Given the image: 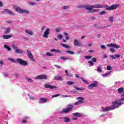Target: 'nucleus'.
<instances>
[{"mask_svg":"<svg viewBox=\"0 0 124 124\" xmlns=\"http://www.w3.org/2000/svg\"><path fill=\"white\" fill-rule=\"evenodd\" d=\"M26 80H27V81H28V82H31V83H32V82H33L32 79H31L29 78H26Z\"/></svg>","mask_w":124,"mask_h":124,"instance_id":"nucleus-36","label":"nucleus"},{"mask_svg":"<svg viewBox=\"0 0 124 124\" xmlns=\"http://www.w3.org/2000/svg\"><path fill=\"white\" fill-rule=\"evenodd\" d=\"M55 31L56 32H60V31H61V29L60 28H56L55 29Z\"/></svg>","mask_w":124,"mask_h":124,"instance_id":"nucleus-50","label":"nucleus"},{"mask_svg":"<svg viewBox=\"0 0 124 124\" xmlns=\"http://www.w3.org/2000/svg\"><path fill=\"white\" fill-rule=\"evenodd\" d=\"M68 7L66 6H64L62 7V9H63L64 10H65V9H67Z\"/></svg>","mask_w":124,"mask_h":124,"instance_id":"nucleus-54","label":"nucleus"},{"mask_svg":"<svg viewBox=\"0 0 124 124\" xmlns=\"http://www.w3.org/2000/svg\"><path fill=\"white\" fill-rule=\"evenodd\" d=\"M66 54H69V55H74V54H75L74 51L71 50H66Z\"/></svg>","mask_w":124,"mask_h":124,"instance_id":"nucleus-22","label":"nucleus"},{"mask_svg":"<svg viewBox=\"0 0 124 124\" xmlns=\"http://www.w3.org/2000/svg\"><path fill=\"white\" fill-rule=\"evenodd\" d=\"M67 84L69 86H71V85H73L74 84V82H73V81H67Z\"/></svg>","mask_w":124,"mask_h":124,"instance_id":"nucleus-33","label":"nucleus"},{"mask_svg":"<svg viewBox=\"0 0 124 124\" xmlns=\"http://www.w3.org/2000/svg\"><path fill=\"white\" fill-rule=\"evenodd\" d=\"M44 29H45V26H44L42 27L41 31H44Z\"/></svg>","mask_w":124,"mask_h":124,"instance_id":"nucleus-64","label":"nucleus"},{"mask_svg":"<svg viewBox=\"0 0 124 124\" xmlns=\"http://www.w3.org/2000/svg\"><path fill=\"white\" fill-rule=\"evenodd\" d=\"M91 19H92V20H95V17H94V16H92V17H91Z\"/></svg>","mask_w":124,"mask_h":124,"instance_id":"nucleus-62","label":"nucleus"},{"mask_svg":"<svg viewBox=\"0 0 124 124\" xmlns=\"http://www.w3.org/2000/svg\"><path fill=\"white\" fill-rule=\"evenodd\" d=\"M64 35H65V39L68 40L69 39V37H68V34L67 33H64Z\"/></svg>","mask_w":124,"mask_h":124,"instance_id":"nucleus-37","label":"nucleus"},{"mask_svg":"<svg viewBox=\"0 0 124 124\" xmlns=\"http://www.w3.org/2000/svg\"><path fill=\"white\" fill-rule=\"evenodd\" d=\"M48 100V98H40L39 101V103H45Z\"/></svg>","mask_w":124,"mask_h":124,"instance_id":"nucleus-14","label":"nucleus"},{"mask_svg":"<svg viewBox=\"0 0 124 124\" xmlns=\"http://www.w3.org/2000/svg\"><path fill=\"white\" fill-rule=\"evenodd\" d=\"M80 78H81V80H82L83 82H84V83H85V84H89V82H88V81H87V80H86L84 78H83V77H81Z\"/></svg>","mask_w":124,"mask_h":124,"instance_id":"nucleus-42","label":"nucleus"},{"mask_svg":"<svg viewBox=\"0 0 124 124\" xmlns=\"http://www.w3.org/2000/svg\"><path fill=\"white\" fill-rule=\"evenodd\" d=\"M88 63H89V65L90 66H93V62H92V61H89L88 62Z\"/></svg>","mask_w":124,"mask_h":124,"instance_id":"nucleus-31","label":"nucleus"},{"mask_svg":"<svg viewBox=\"0 0 124 124\" xmlns=\"http://www.w3.org/2000/svg\"><path fill=\"white\" fill-rule=\"evenodd\" d=\"M16 62L19 63V64H21V65H28V62L27 61H25L23 60V59L18 58L16 59Z\"/></svg>","mask_w":124,"mask_h":124,"instance_id":"nucleus-7","label":"nucleus"},{"mask_svg":"<svg viewBox=\"0 0 124 124\" xmlns=\"http://www.w3.org/2000/svg\"><path fill=\"white\" fill-rule=\"evenodd\" d=\"M124 102H119V101H115L112 102V104L113 106H108L105 108H103V112H108V111H111L112 110H115V109L117 108H119L120 106L123 104Z\"/></svg>","mask_w":124,"mask_h":124,"instance_id":"nucleus-2","label":"nucleus"},{"mask_svg":"<svg viewBox=\"0 0 124 124\" xmlns=\"http://www.w3.org/2000/svg\"><path fill=\"white\" fill-rule=\"evenodd\" d=\"M11 31V29H10V28H7L4 31V33L5 34H7L9 33V32Z\"/></svg>","mask_w":124,"mask_h":124,"instance_id":"nucleus-20","label":"nucleus"},{"mask_svg":"<svg viewBox=\"0 0 124 124\" xmlns=\"http://www.w3.org/2000/svg\"><path fill=\"white\" fill-rule=\"evenodd\" d=\"M107 70H112V67L108 65L107 67Z\"/></svg>","mask_w":124,"mask_h":124,"instance_id":"nucleus-45","label":"nucleus"},{"mask_svg":"<svg viewBox=\"0 0 124 124\" xmlns=\"http://www.w3.org/2000/svg\"><path fill=\"white\" fill-rule=\"evenodd\" d=\"M117 101H118V103H120L119 101H124V98H121L117 100Z\"/></svg>","mask_w":124,"mask_h":124,"instance_id":"nucleus-51","label":"nucleus"},{"mask_svg":"<svg viewBox=\"0 0 124 124\" xmlns=\"http://www.w3.org/2000/svg\"><path fill=\"white\" fill-rule=\"evenodd\" d=\"M4 11L5 12H7V13H8V14H11L12 15V14H13V12H12V11L11 10H9L8 9H4Z\"/></svg>","mask_w":124,"mask_h":124,"instance_id":"nucleus-23","label":"nucleus"},{"mask_svg":"<svg viewBox=\"0 0 124 124\" xmlns=\"http://www.w3.org/2000/svg\"><path fill=\"white\" fill-rule=\"evenodd\" d=\"M72 115L73 116H75V117H81L82 116L81 113L79 112L73 113Z\"/></svg>","mask_w":124,"mask_h":124,"instance_id":"nucleus-19","label":"nucleus"},{"mask_svg":"<svg viewBox=\"0 0 124 124\" xmlns=\"http://www.w3.org/2000/svg\"><path fill=\"white\" fill-rule=\"evenodd\" d=\"M12 37V35H3V39H9L11 38Z\"/></svg>","mask_w":124,"mask_h":124,"instance_id":"nucleus-18","label":"nucleus"},{"mask_svg":"<svg viewBox=\"0 0 124 124\" xmlns=\"http://www.w3.org/2000/svg\"><path fill=\"white\" fill-rule=\"evenodd\" d=\"M57 38L60 39V40H62V34H59L58 36H57Z\"/></svg>","mask_w":124,"mask_h":124,"instance_id":"nucleus-44","label":"nucleus"},{"mask_svg":"<svg viewBox=\"0 0 124 124\" xmlns=\"http://www.w3.org/2000/svg\"><path fill=\"white\" fill-rule=\"evenodd\" d=\"M97 72L101 73L102 72V70L101 69V68H100V67L98 66L97 67Z\"/></svg>","mask_w":124,"mask_h":124,"instance_id":"nucleus-32","label":"nucleus"},{"mask_svg":"<svg viewBox=\"0 0 124 124\" xmlns=\"http://www.w3.org/2000/svg\"><path fill=\"white\" fill-rule=\"evenodd\" d=\"M44 87L45 89H50L51 90H52V89H57V86L51 85L49 84H45Z\"/></svg>","mask_w":124,"mask_h":124,"instance_id":"nucleus-10","label":"nucleus"},{"mask_svg":"<svg viewBox=\"0 0 124 124\" xmlns=\"http://www.w3.org/2000/svg\"><path fill=\"white\" fill-rule=\"evenodd\" d=\"M50 52H56V49H51L50 50Z\"/></svg>","mask_w":124,"mask_h":124,"instance_id":"nucleus-60","label":"nucleus"},{"mask_svg":"<svg viewBox=\"0 0 124 124\" xmlns=\"http://www.w3.org/2000/svg\"><path fill=\"white\" fill-rule=\"evenodd\" d=\"M74 45L75 46H78V47H81L82 46V44H81V43L77 39H75L74 40Z\"/></svg>","mask_w":124,"mask_h":124,"instance_id":"nucleus-13","label":"nucleus"},{"mask_svg":"<svg viewBox=\"0 0 124 124\" xmlns=\"http://www.w3.org/2000/svg\"><path fill=\"white\" fill-rule=\"evenodd\" d=\"M64 122L65 123H69L70 122V119L68 117H64Z\"/></svg>","mask_w":124,"mask_h":124,"instance_id":"nucleus-24","label":"nucleus"},{"mask_svg":"<svg viewBox=\"0 0 124 124\" xmlns=\"http://www.w3.org/2000/svg\"><path fill=\"white\" fill-rule=\"evenodd\" d=\"M54 79L55 80H57L58 81H62V77L59 76V77H54Z\"/></svg>","mask_w":124,"mask_h":124,"instance_id":"nucleus-21","label":"nucleus"},{"mask_svg":"<svg viewBox=\"0 0 124 124\" xmlns=\"http://www.w3.org/2000/svg\"><path fill=\"white\" fill-rule=\"evenodd\" d=\"M124 88L121 87L118 89V93H124Z\"/></svg>","mask_w":124,"mask_h":124,"instance_id":"nucleus-25","label":"nucleus"},{"mask_svg":"<svg viewBox=\"0 0 124 124\" xmlns=\"http://www.w3.org/2000/svg\"><path fill=\"white\" fill-rule=\"evenodd\" d=\"M100 48L101 49H104L105 50H106L107 48H106V46H105V45H102L100 46Z\"/></svg>","mask_w":124,"mask_h":124,"instance_id":"nucleus-43","label":"nucleus"},{"mask_svg":"<svg viewBox=\"0 0 124 124\" xmlns=\"http://www.w3.org/2000/svg\"><path fill=\"white\" fill-rule=\"evenodd\" d=\"M4 76L5 77H7V74L6 73H4Z\"/></svg>","mask_w":124,"mask_h":124,"instance_id":"nucleus-61","label":"nucleus"},{"mask_svg":"<svg viewBox=\"0 0 124 124\" xmlns=\"http://www.w3.org/2000/svg\"><path fill=\"white\" fill-rule=\"evenodd\" d=\"M61 46H62V47H64V48H66V49H68V48H70V46L64 44H60Z\"/></svg>","mask_w":124,"mask_h":124,"instance_id":"nucleus-27","label":"nucleus"},{"mask_svg":"<svg viewBox=\"0 0 124 124\" xmlns=\"http://www.w3.org/2000/svg\"><path fill=\"white\" fill-rule=\"evenodd\" d=\"M12 46L13 49L15 50V52L16 54H24V51H23L22 49H18V47L15 46V45L13 44Z\"/></svg>","mask_w":124,"mask_h":124,"instance_id":"nucleus-6","label":"nucleus"},{"mask_svg":"<svg viewBox=\"0 0 124 124\" xmlns=\"http://www.w3.org/2000/svg\"><path fill=\"white\" fill-rule=\"evenodd\" d=\"M27 52L30 60H31V61H32V62H34L35 60L33 58V56H32V53H31V51L29 49H27Z\"/></svg>","mask_w":124,"mask_h":124,"instance_id":"nucleus-8","label":"nucleus"},{"mask_svg":"<svg viewBox=\"0 0 124 124\" xmlns=\"http://www.w3.org/2000/svg\"><path fill=\"white\" fill-rule=\"evenodd\" d=\"M100 15H104V14H106V11H103L99 13Z\"/></svg>","mask_w":124,"mask_h":124,"instance_id":"nucleus-38","label":"nucleus"},{"mask_svg":"<svg viewBox=\"0 0 124 124\" xmlns=\"http://www.w3.org/2000/svg\"><path fill=\"white\" fill-rule=\"evenodd\" d=\"M36 79H38L40 80H47V77L46 75H38L36 77Z\"/></svg>","mask_w":124,"mask_h":124,"instance_id":"nucleus-9","label":"nucleus"},{"mask_svg":"<svg viewBox=\"0 0 124 124\" xmlns=\"http://www.w3.org/2000/svg\"><path fill=\"white\" fill-rule=\"evenodd\" d=\"M58 96H60V94L53 95L52 96V98H54V97H58Z\"/></svg>","mask_w":124,"mask_h":124,"instance_id":"nucleus-47","label":"nucleus"},{"mask_svg":"<svg viewBox=\"0 0 124 124\" xmlns=\"http://www.w3.org/2000/svg\"><path fill=\"white\" fill-rule=\"evenodd\" d=\"M55 67H57V68H61V66H58V65H55Z\"/></svg>","mask_w":124,"mask_h":124,"instance_id":"nucleus-59","label":"nucleus"},{"mask_svg":"<svg viewBox=\"0 0 124 124\" xmlns=\"http://www.w3.org/2000/svg\"><path fill=\"white\" fill-rule=\"evenodd\" d=\"M60 59H61V60H63V61H67L68 60H70V58H68L67 57H64L63 56H61L60 57Z\"/></svg>","mask_w":124,"mask_h":124,"instance_id":"nucleus-26","label":"nucleus"},{"mask_svg":"<svg viewBox=\"0 0 124 124\" xmlns=\"http://www.w3.org/2000/svg\"><path fill=\"white\" fill-rule=\"evenodd\" d=\"M91 6V8H105L106 10L111 11L112 10H115V9H117L119 6V5L114 4L110 6H108L107 5H101L100 4H97Z\"/></svg>","mask_w":124,"mask_h":124,"instance_id":"nucleus-1","label":"nucleus"},{"mask_svg":"<svg viewBox=\"0 0 124 124\" xmlns=\"http://www.w3.org/2000/svg\"><path fill=\"white\" fill-rule=\"evenodd\" d=\"M106 58H108V56H107V55L105 54L104 56V58L106 59Z\"/></svg>","mask_w":124,"mask_h":124,"instance_id":"nucleus-58","label":"nucleus"},{"mask_svg":"<svg viewBox=\"0 0 124 124\" xmlns=\"http://www.w3.org/2000/svg\"><path fill=\"white\" fill-rule=\"evenodd\" d=\"M110 74V72L106 73V74L103 75V77H106V76H108Z\"/></svg>","mask_w":124,"mask_h":124,"instance_id":"nucleus-46","label":"nucleus"},{"mask_svg":"<svg viewBox=\"0 0 124 124\" xmlns=\"http://www.w3.org/2000/svg\"><path fill=\"white\" fill-rule=\"evenodd\" d=\"M22 123H23L24 124L27 123V120L26 119H23L22 121Z\"/></svg>","mask_w":124,"mask_h":124,"instance_id":"nucleus-57","label":"nucleus"},{"mask_svg":"<svg viewBox=\"0 0 124 124\" xmlns=\"http://www.w3.org/2000/svg\"><path fill=\"white\" fill-rule=\"evenodd\" d=\"M50 30L49 29H46L45 32H44V34L43 36L45 38H48L49 37V34L50 32H49Z\"/></svg>","mask_w":124,"mask_h":124,"instance_id":"nucleus-11","label":"nucleus"},{"mask_svg":"<svg viewBox=\"0 0 124 124\" xmlns=\"http://www.w3.org/2000/svg\"><path fill=\"white\" fill-rule=\"evenodd\" d=\"M46 56H48V57H53V56H54L53 54H52L49 52L46 53Z\"/></svg>","mask_w":124,"mask_h":124,"instance_id":"nucleus-39","label":"nucleus"},{"mask_svg":"<svg viewBox=\"0 0 124 124\" xmlns=\"http://www.w3.org/2000/svg\"><path fill=\"white\" fill-rule=\"evenodd\" d=\"M14 9L15 10V11H16V12H18L19 13H26V14H29V11L26 10H23L21 9L20 7L17 6H14Z\"/></svg>","mask_w":124,"mask_h":124,"instance_id":"nucleus-3","label":"nucleus"},{"mask_svg":"<svg viewBox=\"0 0 124 124\" xmlns=\"http://www.w3.org/2000/svg\"><path fill=\"white\" fill-rule=\"evenodd\" d=\"M55 53H62V51L60 49L55 50Z\"/></svg>","mask_w":124,"mask_h":124,"instance_id":"nucleus-52","label":"nucleus"},{"mask_svg":"<svg viewBox=\"0 0 124 124\" xmlns=\"http://www.w3.org/2000/svg\"><path fill=\"white\" fill-rule=\"evenodd\" d=\"M74 88H75L76 90H77V91H84L85 90L84 88H79L78 87H76V86H74Z\"/></svg>","mask_w":124,"mask_h":124,"instance_id":"nucleus-28","label":"nucleus"},{"mask_svg":"<svg viewBox=\"0 0 124 124\" xmlns=\"http://www.w3.org/2000/svg\"><path fill=\"white\" fill-rule=\"evenodd\" d=\"M29 98H30V99H32V100L35 99V98L34 97H33V96H30Z\"/></svg>","mask_w":124,"mask_h":124,"instance_id":"nucleus-55","label":"nucleus"},{"mask_svg":"<svg viewBox=\"0 0 124 124\" xmlns=\"http://www.w3.org/2000/svg\"><path fill=\"white\" fill-rule=\"evenodd\" d=\"M110 52H111V53H114V52H115V49H114L112 47H111L110 48Z\"/></svg>","mask_w":124,"mask_h":124,"instance_id":"nucleus-49","label":"nucleus"},{"mask_svg":"<svg viewBox=\"0 0 124 124\" xmlns=\"http://www.w3.org/2000/svg\"><path fill=\"white\" fill-rule=\"evenodd\" d=\"M78 118L77 117H72V120H73V121H76V120H77Z\"/></svg>","mask_w":124,"mask_h":124,"instance_id":"nucleus-53","label":"nucleus"},{"mask_svg":"<svg viewBox=\"0 0 124 124\" xmlns=\"http://www.w3.org/2000/svg\"><path fill=\"white\" fill-rule=\"evenodd\" d=\"M4 48H5V49H7V50H8V51H11V48H10V47H9L7 45H4Z\"/></svg>","mask_w":124,"mask_h":124,"instance_id":"nucleus-34","label":"nucleus"},{"mask_svg":"<svg viewBox=\"0 0 124 124\" xmlns=\"http://www.w3.org/2000/svg\"><path fill=\"white\" fill-rule=\"evenodd\" d=\"M110 58L112 59V60H116V59H118L121 57V55L120 54H115V55H110Z\"/></svg>","mask_w":124,"mask_h":124,"instance_id":"nucleus-15","label":"nucleus"},{"mask_svg":"<svg viewBox=\"0 0 124 124\" xmlns=\"http://www.w3.org/2000/svg\"><path fill=\"white\" fill-rule=\"evenodd\" d=\"M108 47H113V48H115L116 49H119V48H120V46L115 44L114 43H111L109 44H108L107 45Z\"/></svg>","mask_w":124,"mask_h":124,"instance_id":"nucleus-12","label":"nucleus"},{"mask_svg":"<svg viewBox=\"0 0 124 124\" xmlns=\"http://www.w3.org/2000/svg\"><path fill=\"white\" fill-rule=\"evenodd\" d=\"M97 59H96V58L95 57H93L92 59V61L93 62H96V60Z\"/></svg>","mask_w":124,"mask_h":124,"instance_id":"nucleus-40","label":"nucleus"},{"mask_svg":"<svg viewBox=\"0 0 124 124\" xmlns=\"http://www.w3.org/2000/svg\"><path fill=\"white\" fill-rule=\"evenodd\" d=\"M88 52H89V53H93V51L91 50H88Z\"/></svg>","mask_w":124,"mask_h":124,"instance_id":"nucleus-63","label":"nucleus"},{"mask_svg":"<svg viewBox=\"0 0 124 124\" xmlns=\"http://www.w3.org/2000/svg\"><path fill=\"white\" fill-rule=\"evenodd\" d=\"M79 104H81L80 103V102H79V101H78V102H76L75 103V105H79Z\"/></svg>","mask_w":124,"mask_h":124,"instance_id":"nucleus-56","label":"nucleus"},{"mask_svg":"<svg viewBox=\"0 0 124 124\" xmlns=\"http://www.w3.org/2000/svg\"><path fill=\"white\" fill-rule=\"evenodd\" d=\"M73 109V105L69 104L67 106L66 108L62 109V113H69Z\"/></svg>","mask_w":124,"mask_h":124,"instance_id":"nucleus-5","label":"nucleus"},{"mask_svg":"<svg viewBox=\"0 0 124 124\" xmlns=\"http://www.w3.org/2000/svg\"><path fill=\"white\" fill-rule=\"evenodd\" d=\"M25 32L26 33H28V34H30V35H32L33 33L31 32V31H29L28 30H25Z\"/></svg>","mask_w":124,"mask_h":124,"instance_id":"nucleus-30","label":"nucleus"},{"mask_svg":"<svg viewBox=\"0 0 124 124\" xmlns=\"http://www.w3.org/2000/svg\"><path fill=\"white\" fill-rule=\"evenodd\" d=\"M85 59H86V60H90V59H92V56H85L84 57Z\"/></svg>","mask_w":124,"mask_h":124,"instance_id":"nucleus-41","label":"nucleus"},{"mask_svg":"<svg viewBox=\"0 0 124 124\" xmlns=\"http://www.w3.org/2000/svg\"><path fill=\"white\" fill-rule=\"evenodd\" d=\"M29 4H30V5L33 6V5H35V4H36V3L31 2H29Z\"/></svg>","mask_w":124,"mask_h":124,"instance_id":"nucleus-48","label":"nucleus"},{"mask_svg":"<svg viewBox=\"0 0 124 124\" xmlns=\"http://www.w3.org/2000/svg\"><path fill=\"white\" fill-rule=\"evenodd\" d=\"M65 75L68 77H72V75H70L69 73L67 72V70L65 71Z\"/></svg>","mask_w":124,"mask_h":124,"instance_id":"nucleus-29","label":"nucleus"},{"mask_svg":"<svg viewBox=\"0 0 124 124\" xmlns=\"http://www.w3.org/2000/svg\"><path fill=\"white\" fill-rule=\"evenodd\" d=\"M109 22L113 23L114 20V16H110L109 18Z\"/></svg>","mask_w":124,"mask_h":124,"instance_id":"nucleus-35","label":"nucleus"},{"mask_svg":"<svg viewBox=\"0 0 124 124\" xmlns=\"http://www.w3.org/2000/svg\"><path fill=\"white\" fill-rule=\"evenodd\" d=\"M85 9L87 10H89L88 11V13H93V12H99V9H93V8H92V5H86L85 6Z\"/></svg>","mask_w":124,"mask_h":124,"instance_id":"nucleus-4","label":"nucleus"},{"mask_svg":"<svg viewBox=\"0 0 124 124\" xmlns=\"http://www.w3.org/2000/svg\"><path fill=\"white\" fill-rule=\"evenodd\" d=\"M77 100H78V102L80 104L84 103V98L81 97H78L77 98Z\"/></svg>","mask_w":124,"mask_h":124,"instance_id":"nucleus-17","label":"nucleus"},{"mask_svg":"<svg viewBox=\"0 0 124 124\" xmlns=\"http://www.w3.org/2000/svg\"><path fill=\"white\" fill-rule=\"evenodd\" d=\"M96 87H97V84H96L95 83H92V84L89 85L88 86V88L89 90H92V89H93V88H96Z\"/></svg>","mask_w":124,"mask_h":124,"instance_id":"nucleus-16","label":"nucleus"}]
</instances>
